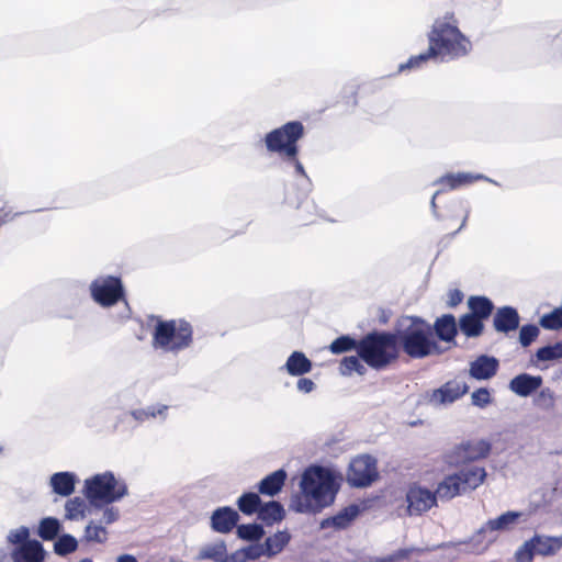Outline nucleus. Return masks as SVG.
Listing matches in <instances>:
<instances>
[{"mask_svg":"<svg viewBox=\"0 0 562 562\" xmlns=\"http://www.w3.org/2000/svg\"><path fill=\"white\" fill-rule=\"evenodd\" d=\"M302 494L291 498L290 509L300 514H317L330 506L339 485L331 470L322 465H311L302 474Z\"/></svg>","mask_w":562,"mask_h":562,"instance_id":"nucleus-1","label":"nucleus"},{"mask_svg":"<svg viewBox=\"0 0 562 562\" xmlns=\"http://www.w3.org/2000/svg\"><path fill=\"white\" fill-rule=\"evenodd\" d=\"M397 348L412 359H423L443 352L432 337L430 325L418 316H401L394 325Z\"/></svg>","mask_w":562,"mask_h":562,"instance_id":"nucleus-2","label":"nucleus"},{"mask_svg":"<svg viewBox=\"0 0 562 562\" xmlns=\"http://www.w3.org/2000/svg\"><path fill=\"white\" fill-rule=\"evenodd\" d=\"M426 52L411 56L406 63L398 65V72L424 68L429 61L442 63L467 55L472 44L469 37H429Z\"/></svg>","mask_w":562,"mask_h":562,"instance_id":"nucleus-3","label":"nucleus"},{"mask_svg":"<svg viewBox=\"0 0 562 562\" xmlns=\"http://www.w3.org/2000/svg\"><path fill=\"white\" fill-rule=\"evenodd\" d=\"M358 356L374 370H382L397 360L400 349L393 331L373 330L360 339Z\"/></svg>","mask_w":562,"mask_h":562,"instance_id":"nucleus-4","label":"nucleus"},{"mask_svg":"<svg viewBox=\"0 0 562 562\" xmlns=\"http://www.w3.org/2000/svg\"><path fill=\"white\" fill-rule=\"evenodd\" d=\"M193 342L192 325L183 319H158L153 331L151 346L155 350L177 355Z\"/></svg>","mask_w":562,"mask_h":562,"instance_id":"nucleus-5","label":"nucleus"},{"mask_svg":"<svg viewBox=\"0 0 562 562\" xmlns=\"http://www.w3.org/2000/svg\"><path fill=\"white\" fill-rule=\"evenodd\" d=\"M85 495L94 507L119 502L127 495V485L113 472L105 471L85 481Z\"/></svg>","mask_w":562,"mask_h":562,"instance_id":"nucleus-6","label":"nucleus"},{"mask_svg":"<svg viewBox=\"0 0 562 562\" xmlns=\"http://www.w3.org/2000/svg\"><path fill=\"white\" fill-rule=\"evenodd\" d=\"M304 135V125L300 121H290L265 136V145L269 153L284 156H297V142Z\"/></svg>","mask_w":562,"mask_h":562,"instance_id":"nucleus-7","label":"nucleus"},{"mask_svg":"<svg viewBox=\"0 0 562 562\" xmlns=\"http://www.w3.org/2000/svg\"><path fill=\"white\" fill-rule=\"evenodd\" d=\"M562 549V536L536 533L525 541L515 552L516 562H532L535 555L552 557Z\"/></svg>","mask_w":562,"mask_h":562,"instance_id":"nucleus-8","label":"nucleus"},{"mask_svg":"<svg viewBox=\"0 0 562 562\" xmlns=\"http://www.w3.org/2000/svg\"><path fill=\"white\" fill-rule=\"evenodd\" d=\"M92 300L102 307H111L124 299L125 290L120 277L100 276L89 286Z\"/></svg>","mask_w":562,"mask_h":562,"instance_id":"nucleus-9","label":"nucleus"},{"mask_svg":"<svg viewBox=\"0 0 562 562\" xmlns=\"http://www.w3.org/2000/svg\"><path fill=\"white\" fill-rule=\"evenodd\" d=\"M491 443L485 440H467L445 453V462L449 467H461L486 458L491 452Z\"/></svg>","mask_w":562,"mask_h":562,"instance_id":"nucleus-10","label":"nucleus"},{"mask_svg":"<svg viewBox=\"0 0 562 562\" xmlns=\"http://www.w3.org/2000/svg\"><path fill=\"white\" fill-rule=\"evenodd\" d=\"M378 476L376 460L369 454H363L351 460L347 472V482L352 487H367Z\"/></svg>","mask_w":562,"mask_h":562,"instance_id":"nucleus-11","label":"nucleus"},{"mask_svg":"<svg viewBox=\"0 0 562 562\" xmlns=\"http://www.w3.org/2000/svg\"><path fill=\"white\" fill-rule=\"evenodd\" d=\"M468 390L469 386L467 383L451 380L446 382L439 389L425 393L424 402L435 408L447 406L463 396Z\"/></svg>","mask_w":562,"mask_h":562,"instance_id":"nucleus-12","label":"nucleus"},{"mask_svg":"<svg viewBox=\"0 0 562 562\" xmlns=\"http://www.w3.org/2000/svg\"><path fill=\"white\" fill-rule=\"evenodd\" d=\"M407 510L409 515H422L437 505L435 492L422 486L409 487L406 494Z\"/></svg>","mask_w":562,"mask_h":562,"instance_id":"nucleus-13","label":"nucleus"},{"mask_svg":"<svg viewBox=\"0 0 562 562\" xmlns=\"http://www.w3.org/2000/svg\"><path fill=\"white\" fill-rule=\"evenodd\" d=\"M239 519L238 512L233 507H217L210 517V527L214 532L226 535L237 528Z\"/></svg>","mask_w":562,"mask_h":562,"instance_id":"nucleus-14","label":"nucleus"},{"mask_svg":"<svg viewBox=\"0 0 562 562\" xmlns=\"http://www.w3.org/2000/svg\"><path fill=\"white\" fill-rule=\"evenodd\" d=\"M542 383L543 379L540 375L520 373L509 381L508 389L520 397H528L540 389Z\"/></svg>","mask_w":562,"mask_h":562,"instance_id":"nucleus-15","label":"nucleus"},{"mask_svg":"<svg viewBox=\"0 0 562 562\" xmlns=\"http://www.w3.org/2000/svg\"><path fill=\"white\" fill-rule=\"evenodd\" d=\"M46 551L38 540L26 541L12 552L13 562H45Z\"/></svg>","mask_w":562,"mask_h":562,"instance_id":"nucleus-16","label":"nucleus"},{"mask_svg":"<svg viewBox=\"0 0 562 562\" xmlns=\"http://www.w3.org/2000/svg\"><path fill=\"white\" fill-rule=\"evenodd\" d=\"M499 367L498 360L493 356L481 355L470 363V375L475 380L493 378Z\"/></svg>","mask_w":562,"mask_h":562,"instance_id":"nucleus-17","label":"nucleus"},{"mask_svg":"<svg viewBox=\"0 0 562 562\" xmlns=\"http://www.w3.org/2000/svg\"><path fill=\"white\" fill-rule=\"evenodd\" d=\"M520 317L517 310L513 306H502L497 308L493 318V326L496 331L507 334L519 327Z\"/></svg>","mask_w":562,"mask_h":562,"instance_id":"nucleus-18","label":"nucleus"},{"mask_svg":"<svg viewBox=\"0 0 562 562\" xmlns=\"http://www.w3.org/2000/svg\"><path fill=\"white\" fill-rule=\"evenodd\" d=\"M456 474L460 477L459 482L463 488L464 494L472 492L481 486L487 476L485 468L480 465L465 467L456 472Z\"/></svg>","mask_w":562,"mask_h":562,"instance_id":"nucleus-19","label":"nucleus"},{"mask_svg":"<svg viewBox=\"0 0 562 562\" xmlns=\"http://www.w3.org/2000/svg\"><path fill=\"white\" fill-rule=\"evenodd\" d=\"M77 475L74 472H56L49 477V486L53 493L68 497L75 492Z\"/></svg>","mask_w":562,"mask_h":562,"instance_id":"nucleus-20","label":"nucleus"},{"mask_svg":"<svg viewBox=\"0 0 562 562\" xmlns=\"http://www.w3.org/2000/svg\"><path fill=\"white\" fill-rule=\"evenodd\" d=\"M359 513V506L351 504L342 508L335 516L323 519L321 521V528L326 529L328 527H334L336 529H345L356 519Z\"/></svg>","mask_w":562,"mask_h":562,"instance_id":"nucleus-21","label":"nucleus"},{"mask_svg":"<svg viewBox=\"0 0 562 562\" xmlns=\"http://www.w3.org/2000/svg\"><path fill=\"white\" fill-rule=\"evenodd\" d=\"M198 561L210 560L213 562H232L231 553L227 551V546L224 540H217L212 543L204 544L196 558Z\"/></svg>","mask_w":562,"mask_h":562,"instance_id":"nucleus-22","label":"nucleus"},{"mask_svg":"<svg viewBox=\"0 0 562 562\" xmlns=\"http://www.w3.org/2000/svg\"><path fill=\"white\" fill-rule=\"evenodd\" d=\"M459 481L460 477L457 476L456 473L445 476L443 480L438 483L435 491L437 499L441 502H448L459 495L464 494Z\"/></svg>","mask_w":562,"mask_h":562,"instance_id":"nucleus-23","label":"nucleus"},{"mask_svg":"<svg viewBox=\"0 0 562 562\" xmlns=\"http://www.w3.org/2000/svg\"><path fill=\"white\" fill-rule=\"evenodd\" d=\"M286 480V472L283 469H279L267 476H265L258 483V492L266 496H276L279 494L284 486Z\"/></svg>","mask_w":562,"mask_h":562,"instance_id":"nucleus-24","label":"nucleus"},{"mask_svg":"<svg viewBox=\"0 0 562 562\" xmlns=\"http://www.w3.org/2000/svg\"><path fill=\"white\" fill-rule=\"evenodd\" d=\"M313 363L302 351H293L286 359L282 370L292 376H303L312 371Z\"/></svg>","mask_w":562,"mask_h":562,"instance_id":"nucleus-25","label":"nucleus"},{"mask_svg":"<svg viewBox=\"0 0 562 562\" xmlns=\"http://www.w3.org/2000/svg\"><path fill=\"white\" fill-rule=\"evenodd\" d=\"M521 513L519 512H506L494 519H488L477 531V535L484 533L486 531H504L508 530L512 526H514L517 520L520 518Z\"/></svg>","mask_w":562,"mask_h":562,"instance_id":"nucleus-26","label":"nucleus"},{"mask_svg":"<svg viewBox=\"0 0 562 562\" xmlns=\"http://www.w3.org/2000/svg\"><path fill=\"white\" fill-rule=\"evenodd\" d=\"M477 180H487L491 181L488 178L481 173H471V172H457V173H447L442 177H440L436 183L442 184L448 187L449 189L453 190L457 188H460L465 184H470Z\"/></svg>","mask_w":562,"mask_h":562,"instance_id":"nucleus-27","label":"nucleus"},{"mask_svg":"<svg viewBox=\"0 0 562 562\" xmlns=\"http://www.w3.org/2000/svg\"><path fill=\"white\" fill-rule=\"evenodd\" d=\"M434 330L440 340L446 342L453 341L458 333L454 316L452 314H446L438 317L435 322Z\"/></svg>","mask_w":562,"mask_h":562,"instance_id":"nucleus-28","label":"nucleus"},{"mask_svg":"<svg viewBox=\"0 0 562 562\" xmlns=\"http://www.w3.org/2000/svg\"><path fill=\"white\" fill-rule=\"evenodd\" d=\"M282 161L286 168L294 169V175L299 177L297 186L300 187L301 194L306 196L311 191L312 182L297 156H284Z\"/></svg>","mask_w":562,"mask_h":562,"instance_id":"nucleus-29","label":"nucleus"},{"mask_svg":"<svg viewBox=\"0 0 562 562\" xmlns=\"http://www.w3.org/2000/svg\"><path fill=\"white\" fill-rule=\"evenodd\" d=\"M285 516V510L281 503L277 501H270L261 504L258 513V519L265 522L267 526H272L276 522L281 521Z\"/></svg>","mask_w":562,"mask_h":562,"instance_id":"nucleus-30","label":"nucleus"},{"mask_svg":"<svg viewBox=\"0 0 562 562\" xmlns=\"http://www.w3.org/2000/svg\"><path fill=\"white\" fill-rule=\"evenodd\" d=\"M168 406L164 404H153L143 408L131 411V416L139 424L159 417L161 420L167 418Z\"/></svg>","mask_w":562,"mask_h":562,"instance_id":"nucleus-31","label":"nucleus"},{"mask_svg":"<svg viewBox=\"0 0 562 562\" xmlns=\"http://www.w3.org/2000/svg\"><path fill=\"white\" fill-rule=\"evenodd\" d=\"M290 539L291 537L288 531H278L274 535L266 538L265 542L261 543L263 557L272 558L277 555L290 542Z\"/></svg>","mask_w":562,"mask_h":562,"instance_id":"nucleus-32","label":"nucleus"},{"mask_svg":"<svg viewBox=\"0 0 562 562\" xmlns=\"http://www.w3.org/2000/svg\"><path fill=\"white\" fill-rule=\"evenodd\" d=\"M468 307L469 314L484 321L493 313L494 304L486 296L473 295L468 299Z\"/></svg>","mask_w":562,"mask_h":562,"instance_id":"nucleus-33","label":"nucleus"},{"mask_svg":"<svg viewBox=\"0 0 562 562\" xmlns=\"http://www.w3.org/2000/svg\"><path fill=\"white\" fill-rule=\"evenodd\" d=\"M431 35H463L459 29V22L453 13H447L436 19Z\"/></svg>","mask_w":562,"mask_h":562,"instance_id":"nucleus-34","label":"nucleus"},{"mask_svg":"<svg viewBox=\"0 0 562 562\" xmlns=\"http://www.w3.org/2000/svg\"><path fill=\"white\" fill-rule=\"evenodd\" d=\"M236 504L244 515L251 516L254 514L258 515L262 501L257 493L246 492L238 497Z\"/></svg>","mask_w":562,"mask_h":562,"instance_id":"nucleus-35","label":"nucleus"},{"mask_svg":"<svg viewBox=\"0 0 562 562\" xmlns=\"http://www.w3.org/2000/svg\"><path fill=\"white\" fill-rule=\"evenodd\" d=\"M459 328L467 337L473 338L483 333L484 325L482 319L468 313L460 317Z\"/></svg>","mask_w":562,"mask_h":562,"instance_id":"nucleus-36","label":"nucleus"},{"mask_svg":"<svg viewBox=\"0 0 562 562\" xmlns=\"http://www.w3.org/2000/svg\"><path fill=\"white\" fill-rule=\"evenodd\" d=\"M263 557L261 543H252L231 553L232 562H249Z\"/></svg>","mask_w":562,"mask_h":562,"instance_id":"nucleus-37","label":"nucleus"},{"mask_svg":"<svg viewBox=\"0 0 562 562\" xmlns=\"http://www.w3.org/2000/svg\"><path fill=\"white\" fill-rule=\"evenodd\" d=\"M61 529L59 520L55 517H45L40 521L37 535L45 541L54 540Z\"/></svg>","mask_w":562,"mask_h":562,"instance_id":"nucleus-38","label":"nucleus"},{"mask_svg":"<svg viewBox=\"0 0 562 562\" xmlns=\"http://www.w3.org/2000/svg\"><path fill=\"white\" fill-rule=\"evenodd\" d=\"M236 535L241 540L257 542L265 536V529L261 525L256 522L243 524L237 525Z\"/></svg>","mask_w":562,"mask_h":562,"instance_id":"nucleus-39","label":"nucleus"},{"mask_svg":"<svg viewBox=\"0 0 562 562\" xmlns=\"http://www.w3.org/2000/svg\"><path fill=\"white\" fill-rule=\"evenodd\" d=\"M86 502L83 498L76 496L65 504V518L68 520H79L86 516Z\"/></svg>","mask_w":562,"mask_h":562,"instance_id":"nucleus-40","label":"nucleus"},{"mask_svg":"<svg viewBox=\"0 0 562 562\" xmlns=\"http://www.w3.org/2000/svg\"><path fill=\"white\" fill-rule=\"evenodd\" d=\"M77 548V539L69 533H64L59 536L54 543V552L59 557H66L75 552Z\"/></svg>","mask_w":562,"mask_h":562,"instance_id":"nucleus-41","label":"nucleus"},{"mask_svg":"<svg viewBox=\"0 0 562 562\" xmlns=\"http://www.w3.org/2000/svg\"><path fill=\"white\" fill-rule=\"evenodd\" d=\"M360 345V340H356L355 338L344 335L336 338L329 346V350L334 355L344 353L347 351L356 350L358 352Z\"/></svg>","mask_w":562,"mask_h":562,"instance_id":"nucleus-42","label":"nucleus"},{"mask_svg":"<svg viewBox=\"0 0 562 562\" xmlns=\"http://www.w3.org/2000/svg\"><path fill=\"white\" fill-rule=\"evenodd\" d=\"M359 356H347L342 358L339 367L341 375H350L352 372H357L363 375L367 371L366 367L361 363Z\"/></svg>","mask_w":562,"mask_h":562,"instance_id":"nucleus-43","label":"nucleus"},{"mask_svg":"<svg viewBox=\"0 0 562 562\" xmlns=\"http://www.w3.org/2000/svg\"><path fill=\"white\" fill-rule=\"evenodd\" d=\"M538 361H554L562 358V340L541 347L536 352Z\"/></svg>","mask_w":562,"mask_h":562,"instance_id":"nucleus-44","label":"nucleus"},{"mask_svg":"<svg viewBox=\"0 0 562 562\" xmlns=\"http://www.w3.org/2000/svg\"><path fill=\"white\" fill-rule=\"evenodd\" d=\"M85 539L88 542L103 543L108 539V531L101 524L90 521L85 528Z\"/></svg>","mask_w":562,"mask_h":562,"instance_id":"nucleus-45","label":"nucleus"},{"mask_svg":"<svg viewBox=\"0 0 562 562\" xmlns=\"http://www.w3.org/2000/svg\"><path fill=\"white\" fill-rule=\"evenodd\" d=\"M540 326L549 330H558L562 328V307L554 308L552 312L544 314L539 322Z\"/></svg>","mask_w":562,"mask_h":562,"instance_id":"nucleus-46","label":"nucleus"},{"mask_svg":"<svg viewBox=\"0 0 562 562\" xmlns=\"http://www.w3.org/2000/svg\"><path fill=\"white\" fill-rule=\"evenodd\" d=\"M539 328L533 324H527L520 327L519 342L522 347L530 346L539 336Z\"/></svg>","mask_w":562,"mask_h":562,"instance_id":"nucleus-47","label":"nucleus"},{"mask_svg":"<svg viewBox=\"0 0 562 562\" xmlns=\"http://www.w3.org/2000/svg\"><path fill=\"white\" fill-rule=\"evenodd\" d=\"M535 405L542 411H550L554 406V396L550 389L541 390L533 400Z\"/></svg>","mask_w":562,"mask_h":562,"instance_id":"nucleus-48","label":"nucleus"},{"mask_svg":"<svg viewBox=\"0 0 562 562\" xmlns=\"http://www.w3.org/2000/svg\"><path fill=\"white\" fill-rule=\"evenodd\" d=\"M30 537V530L27 527H20L18 529L11 530L8 535V541L13 544H23L26 543Z\"/></svg>","mask_w":562,"mask_h":562,"instance_id":"nucleus-49","label":"nucleus"},{"mask_svg":"<svg viewBox=\"0 0 562 562\" xmlns=\"http://www.w3.org/2000/svg\"><path fill=\"white\" fill-rule=\"evenodd\" d=\"M471 400L474 406L483 408L491 403V393L486 387H481L472 393Z\"/></svg>","mask_w":562,"mask_h":562,"instance_id":"nucleus-50","label":"nucleus"},{"mask_svg":"<svg viewBox=\"0 0 562 562\" xmlns=\"http://www.w3.org/2000/svg\"><path fill=\"white\" fill-rule=\"evenodd\" d=\"M316 389V384L308 378H300L296 382V390L303 394H310Z\"/></svg>","mask_w":562,"mask_h":562,"instance_id":"nucleus-51","label":"nucleus"},{"mask_svg":"<svg viewBox=\"0 0 562 562\" xmlns=\"http://www.w3.org/2000/svg\"><path fill=\"white\" fill-rule=\"evenodd\" d=\"M119 519V510L114 507H106L103 512L101 525H110Z\"/></svg>","mask_w":562,"mask_h":562,"instance_id":"nucleus-52","label":"nucleus"},{"mask_svg":"<svg viewBox=\"0 0 562 562\" xmlns=\"http://www.w3.org/2000/svg\"><path fill=\"white\" fill-rule=\"evenodd\" d=\"M462 300H463V293L460 290L454 289L449 292V295H448L449 306L454 307V306L459 305L462 302Z\"/></svg>","mask_w":562,"mask_h":562,"instance_id":"nucleus-53","label":"nucleus"},{"mask_svg":"<svg viewBox=\"0 0 562 562\" xmlns=\"http://www.w3.org/2000/svg\"><path fill=\"white\" fill-rule=\"evenodd\" d=\"M407 552L405 550H398L394 554H390L376 560V562H395L400 559L406 558Z\"/></svg>","mask_w":562,"mask_h":562,"instance_id":"nucleus-54","label":"nucleus"},{"mask_svg":"<svg viewBox=\"0 0 562 562\" xmlns=\"http://www.w3.org/2000/svg\"><path fill=\"white\" fill-rule=\"evenodd\" d=\"M440 192H441L440 190L436 191V192L434 193L432 198H431V201H430V206H431V210H432V214H434V216H435L437 220H439V218H440V216H439V214H438V212H437L436 198L440 194Z\"/></svg>","mask_w":562,"mask_h":562,"instance_id":"nucleus-55","label":"nucleus"},{"mask_svg":"<svg viewBox=\"0 0 562 562\" xmlns=\"http://www.w3.org/2000/svg\"><path fill=\"white\" fill-rule=\"evenodd\" d=\"M469 215H470V209H467L464 216L461 220V225L459 226V228L456 232L452 233V236H456L459 232H461L467 226Z\"/></svg>","mask_w":562,"mask_h":562,"instance_id":"nucleus-56","label":"nucleus"},{"mask_svg":"<svg viewBox=\"0 0 562 562\" xmlns=\"http://www.w3.org/2000/svg\"><path fill=\"white\" fill-rule=\"evenodd\" d=\"M116 562H137V559L132 554H122L116 559Z\"/></svg>","mask_w":562,"mask_h":562,"instance_id":"nucleus-57","label":"nucleus"},{"mask_svg":"<svg viewBox=\"0 0 562 562\" xmlns=\"http://www.w3.org/2000/svg\"><path fill=\"white\" fill-rule=\"evenodd\" d=\"M79 562H92V560L87 558V559H82V560H81V561H79Z\"/></svg>","mask_w":562,"mask_h":562,"instance_id":"nucleus-58","label":"nucleus"},{"mask_svg":"<svg viewBox=\"0 0 562 562\" xmlns=\"http://www.w3.org/2000/svg\"><path fill=\"white\" fill-rule=\"evenodd\" d=\"M122 301H124L125 306H128L127 300H125V297Z\"/></svg>","mask_w":562,"mask_h":562,"instance_id":"nucleus-59","label":"nucleus"},{"mask_svg":"<svg viewBox=\"0 0 562 562\" xmlns=\"http://www.w3.org/2000/svg\"><path fill=\"white\" fill-rule=\"evenodd\" d=\"M122 301H124L125 306H128L127 300H125V297Z\"/></svg>","mask_w":562,"mask_h":562,"instance_id":"nucleus-60","label":"nucleus"},{"mask_svg":"<svg viewBox=\"0 0 562 562\" xmlns=\"http://www.w3.org/2000/svg\"><path fill=\"white\" fill-rule=\"evenodd\" d=\"M2 450H3V448H2V446L0 445V453L2 452Z\"/></svg>","mask_w":562,"mask_h":562,"instance_id":"nucleus-61","label":"nucleus"}]
</instances>
